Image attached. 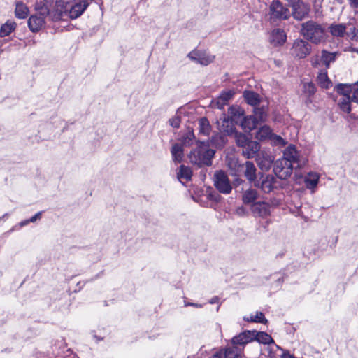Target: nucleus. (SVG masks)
I'll return each mask as SVG.
<instances>
[{
  "instance_id": "nucleus-1",
  "label": "nucleus",
  "mask_w": 358,
  "mask_h": 358,
  "mask_svg": "<svg viewBox=\"0 0 358 358\" xmlns=\"http://www.w3.org/2000/svg\"><path fill=\"white\" fill-rule=\"evenodd\" d=\"M306 164V159L297 150L294 145H289L283 152L282 159L274 164L273 171L275 176L282 180L289 177L294 169H300Z\"/></svg>"
},
{
  "instance_id": "nucleus-2",
  "label": "nucleus",
  "mask_w": 358,
  "mask_h": 358,
  "mask_svg": "<svg viewBox=\"0 0 358 358\" xmlns=\"http://www.w3.org/2000/svg\"><path fill=\"white\" fill-rule=\"evenodd\" d=\"M215 153V151L210 148V145H206V142L197 141L196 148L190 152L188 157L192 164L199 167L208 166L212 164V159Z\"/></svg>"
},
{
  "instance_id": "nucleus-3",
  "label": "nucleus",
  "mask_w": 358,
  "mask_h": 358,
  "mask_svg": "<svg viewBox=\"0 0 358 358\" xmlns=\"http://www.w3.org/2000/svg\"><path fill=\"white\" fill-rule=\"evenodd\" d=\"M301 35L308 41L315 44H319L325 41V27L313 20H309L301 24Z\"/></svg>"
},
{
  "instance_id": "nucleus-4",
  "label": "nucleus",
  "mask_w": 358,
  "mask_h": 358,
  "mask_svg": "<svg viewBox=\"0 0 358 358\" xmlns=\"http://www.w3.org/2000/svg\"><path fill=\"white\" fill-rule=\"evenodd\" d=\"M268 16L271 21L285 20L290 16L289 10L278 0H273L268 8Z\"/></svg>"
},
{
  "instance_id": "nucleus-5",
  "label": "nucleus",
  "mask_w": 358,
  "mask_h": 358,
  "mask_svg": "<svg viewBox=\"0 0 358 358\" xmlns=\"http://www.w3.org/2000/svg\"><path fill=\"white\" fill-rule=\"evenodd\" d=\"M213 182L215 188L219 192L229 194L232 190V186L227 174L223 171H217L213 176Z\"/></svg>"
},
{
  "instance_id": "nucleus-6",
  "label": "nucleus",
  "mask_w": 358,
  "mask_h": 358,
  "mask_svg": "<svg viewBox=\"0 0 358 358\" xmlns=\"http://www.w3.org/2000/svg\"><path fill=\"white\" fill-rule=\"evenodd\" d=\"M43 1L41 0L40 2L36 3L35 8L38 14L31 15L28 20V26L33 32L38 31L44 24Z\"/></svg>"
},
{
  "instance_id": "nucleus-7",
  "label": "nucleus",
  "mask_w": 358,
  "mask_h": 358,
  "mask_svg": "<svg viewBox=\"0 0 358 358\" xmlns=\"http://www.w3.org/2000/svg\"><path fill=\"white\" fill-rule=\"evenodd\" d=\"M335 89L336 92L342 95L338 100V105L341 110L346 113L351 111L350 102H352L348 95L350 92V87L347 84H338Z\"/></svg>"
},
{
  "instance_id": "nucleus-8",
  "label": "nucleus",
  "mask_w": 358,
  "mask_h": 358,
  "mask_svg": "<svg viewBox=\"0 0 358 358\" xmlns=\"http://www.w3.org/2000/svg\"><path fill=\"white\" fill-rule=\"evenodd\" d=\"M311 45L303 39L295 40L290 50L292 55L299 59L307 57L311 52Z\"/></svg>"
},
{
  "instance_id": "nucleus-9",
  "label": "nucleus",
  "mask_w": 358,
  "mask_h": 358,
  "mask_svg": "<svg viewBox=\"0 0 358 358\" xmlns=\"http://www.w3.org/2000/svg\"><path fill=\"white\" fill-rule=\"evenodd\" d=\"M88 6L89 3L87 1L81 0L69 8L66 7L64 12L61 13L60 17L68 16L71 19H76L83 14Z\"/></svg>"
},
{
  "instance_id": "nucleus-10",
  "label": "nucleus",
  "mask_w": 358,
  "mask_h": 358,
  "mask_svg": "<svg viewBox=\"0 0 358 358\" xmlns=\"http://www.w3.org/2000/svg\"><path fill=\"white\" fill-rule=\"evenodd\" d=\"M235 124L225 114L217 120V127L220 133L227 136L232 135L236 132Z\"/></svg>"
},
{
  "instance_id": "nucleus-11",
  "label": "nucleus",
  "mask_w": 358,
  "mask_h": 358,
  "mask_svg": "<svg viewBox=\"0 0 358 358\" xmlns=\"http://www.w3.org/2000/svg\"><path fill=\"white\" fill-rule=\"evenodd\" d=\"M277 180L273 175L262 176L260 182H255L264 193H270L276 187Z\"/></svg>"
},
{
  "instance_id": "nucleus-12",
  "label": "nucleus",
  "mask_w": 358,
  "mask_h": 358,
  "mask_svg": "<svg viewBox=\"0 0 358 358\" xmlns=\"http://www.w3.org/2000/svg\"><path fill=\"white\" fill-rule=\"evenodd\" d=\"M255 331H245L231 339V345L234 346H244L245 344L252 341L255 339Z\"/></svg>"
},
{
  "instance_id": "nucleus-13",
  "label": "nucleus",
  "mask_w": 358,
  "mask_h": 358,
  "mask_svg": "<svg viewBox=\"0 0 358 358\" xmlns=\"http://www.w3.org/2000/svg\"><path fill=\"white\" fill-rule=\"evenodd\" d=\"M188 57L201 65L206 66L213 62L215 57L197 51H192L188 54Z\"/></svg>"
},
{
  "instance_id": "nucleus-14",
  "label": "nucleus",
  "mask_w": 358,
  "mask_h": 358,
  "mask_svg": "<svg viewBox=\"0 0 358 358\" xmlns=\"http://www.w3.org/2000/svg\"><path fill=\"white\" fill-rule=\"evenodd\" d=\"M270 205L265 202L254 203L251 206V211L255 216L266 217L270 214Z\"/></svg>"
},
{
  "instance_id": "nucleus-15",
  "label": "nucleus",
  "mask_w": 358,
  "mask_h": 358,
  "mask_svg": "<svg viewBox=\"0 0 358 358\" xmlns=\"http://www.w3.org/2000/svg\"><path fill=\"white\" fill-rule=\"evenodd\" d=\"M292 8V15L298 20H302L305 18L309 13L308 6L302 1L297 3L296 6H291Z\"/></svg>"
},
{
  "instance_id": "nucleus-16",
  "label": "nucleus",
  "mask_w": 358,
  "mask_h": 358,
  "mask_svg": "<svg viewBox=\"0 0 358 358\" xmlns=\"http://www.w3.org/2000/svg\"><path fill=\"white\" fill-rule=\"evenodd\" d=\"M240 166L242 169H243V174L247 180L250 182H256L255 180L257 178V169L255 164L250 161H247L245 164Z\"/></svg>"
},
{
  "instance_id": "nucleus-17",
  "label": "nucleus",
  "mask_w": 358,
  "mask_h": 358,
  "mask_svg": "<svg viewBox=\"0 0 358 358\" xmlns=\"http://www.w3.org/2000/svg\"><path fill=\"white\" fill-rule=\"evenodd\" d=\"M328 30L334 38H343L347 34L346 24L343 23H333L329 25Z\"/></svg>"
},
{
  "instance_id": "nucleus-18",
  "label": "nucleus",
  "mask_w": 358,
  "mask_h": 358,
  "mask_svg": "<svg viewBox=\"0 0 358 358\" xmlns=\"http://www.w3.org/2000/svg\"><path fill=\"white\" fill-rule=\"evenodd\" d=\"M244 115V110L239 106H232L228 110V116L235 124L241 122Z\"/></svg>"
},
{
  "instance_id": "nucleus-19",
  "label": "nucleus",
  "mask_w": 358,
  "mask_h": 358,
  "mask_svg": "<svg viewBox=\"0 0 358 358\" xmlns=\"http://www.w3.org/2000/svg\"><path fill=\"white\" fill-rule=\"evenodd\" d=\"M226 136V134L220 132L216 133L212 136L210 141L206 143V145H210V147H215L217 149L222 148L227 143Z\"/></svg>"
},
{
  "instance_id": "nucleus-20",
  "label": "nucleus",
  "mask_w": 358,
  "mask_h": 358,
  "mask_svg": "<svg viewBox=\"0 0 358 358\" xmlns=\"http://www.w3.org/2000/svg\"><path fill=\"white\" fill-rule=\"evenodd\" d=\"M260 149L259 143L250 141L246 146L242 150L243 155L248 159L253 158Z\"/></svg>"
},
{
  "instance_id": "nucleus-21",
  "label": "nucleus",
  "mask_w": 358,
  "mask_h": 358,
  "mask_svg": "<svg viewBox=\"0 0 358 358\" xmlns=\"http://www.w3.org/2000/svg\"><path fill=\"white\" fill-rule=\"evenodd\" d=\"M259 122L252 116L243 117L241 122V126L245 132H249L254 129Z\"/></svg>"
},
{
  "instance_id": "nucleus-22",
  "label": "nucleus",
  "mask_w": 358,
  "mask_h": 358,
  "mask_svg": "<svg viewBox=\"0 0 358 358\" xmlns=\"http://www.w3.org/2000/svg\"><path fill=\"white\" fill-rule=\"evenodd\" d=\"M287 36L285 31L280 29H275L271 32V41L275 45L283 44Z\"/></svg>"
},
{
  "instance_id": "nucleus-23",
  "label": "nucleus",
  "mask_w": 358,
  "mask_h": 358,
  "mask_svg": "<svg viewBox=\"0 0 358 358\" xmlns=\"http://www.w3.org/2000/svg\"><path fill=\"white\" fill-rule=\"evenodd\" d=\"M340 53L338 52H330L327 50H322L321 52V62L325 65L326 68L328 69L330 64L335 62L336 57Z\"/></svg>"
},
{
  "instance_id": "nucleus-24",
  "label": "nucleus",
  "mask_w": 358,
  "mask_h": 358,
  "mask_svg": "<svg viewBox=\"0 0 358 358\" xmlns=\"http://www.w3.org/2000/svg\"><path fill=\"white\" fill-rule=\"evenodd\" d=\"M243 96L245 100V101L255 107L257 106H259L260 103L259 96L258 94L251 92V91H245L243 93Z\"/></svg>"
},
{
  "instance_id": "nucleus-25",
  "label": "nucleus",
  "mask_w": 358,
  "mask_h": 358,
  "mask_svg": "<svg viewBox=\"0 0 358 358\" xmlns=\"http://www.w3.org/2000/svg\"><path fill=\"white\" fill-rule=\"evenodd\" d=\"M234 94V92L231 90H227L222 92L217 101V107L220 109L227 104V102L231 99Z\"/></svg>"
},
{
  "instance_id": "nucleus-26",
  "label": "nucleus",
  "mask_w": 358,
  "mask_h": 358,
  "mask_svg": "<svg viewBox=\"0 0 358 358\" xmlns=\"http://www.w3.org/2000/svg\"><path fill=\"white\" fill-rule=\"evenodd\" d=\"M272 130L271 129L267 126L264 125L259 128V129L257 131L255 138L259 141H264L266 139H271V137L272 136Z\"/></svg>"
},
{
  "instance_id": "nucleus-27",
  "label": "nucleus",
  "mask_w": 358,
  "mask_h": 358,
  "mask_svg": "<svg viewBox=\"0 0 358 358\" xmlns=\"http://www.w3.org/2000/svg\"><path fill=\"white\" fill-rule=\"evenodd\" d=\"M254 115L253 117L259 122H264L266 119L267 115V107L262 105V106L254 107Z\"/></svg>"
},
{
  "instance_id": "nucleus-28",
  "label": "nucleus",
  "mask_w": 358,
  "mask_h": 358,
  "mask_svg": "<svg viewBox=\"0 0 358 358\" xmlns=\"http://www.w3.org/2000/svg\"><path fill=\"white\" fill-rule=\"evenodd\" d=\"M211 125L206 117H201L199 120V134L208 136L211 131Z\"/></svg>"
},
{
  "instance_id": "nucleus-29",
  "label": "nucleus",
  "mask_w": 358,
  "mask_h": 358,
  "mask_svg": "<svg viewBox=\"0 0 358 358\" xmlns=\"http://www.w3.org/2000/svg\"><path fill=\"white\" fill-rule=\"evenodd\" d=\"M192 176V171L190 168L181 165L179 169V171L177 173L178 180L182 182V180L188 181L191 179Z\"/></svg>"
},
{
  "instance_id": "nucleus-30",
  "label": "nucleus",
  "mask_w": 358,
  "mask_h": 358,
  "mask_svg": "<svg viewBox=\"0 0 358 358\" xmlns=\"http://www.w3.org/2000/svg\"><path fill=\"white\" fill-rule=\"evenodd\" d=\"M241 348L238 346H227L224 350V358H241Z\"/></svg>"
},
{
  "instance_id": "nucleus-31",
  "label": "nucleus",
  "mask_w": 358,
  "mask_h": 358,
  "mask_svg": "<svg viewBox=\"0 0 358 358\" xmlns=\"http://www.w3.org/2000/svg\"><path fill=\"white\" fill-rule=\"evenodd\" d=\"M15 13L17 17L24 19L28 15L29 9L22 2H16Z\"/></svg>"
},
{
  "instance_id": "nucleus-32",
  "label": "nucleus",
  "mask_w": 358,
  "mask_h": 358,
  "mask_svg": "<svg viewBox=\"0 0 358 358\" xmlns=\"http://www.w3.org/2000/svg\"><path fill=\"white\" fill-rule=\"evenodd\" d=\"M257 195L255 189H248L243 194V202L245 204L253 203L257 199Z\"/></svg>"
},
{
  "instance_id": "nucleus-33",
  "label": "nucleus",
  "mask_w": 358,
  "mask_h": 358,
  "mask_svg": "<svg viewBox=\"0 0 358 358\" xmlns=\"http://www.w3.org/2000/svg\"><path fill=\"white\" fill-rule=\"evenodd\" d=\"M16 27V24L13 21H8L3 24L0 29V36L5 37L8 36Z\"/></svg>"
},
{
  "instance_id": "nucleus-34",
  "label": "nucleus",
  "mask_w": 358,
  "mask_h": 358,
  "mask_svg": "<svg viewBox=\"0 0 358 358\" xmlns=\"http://www.w3.org/2000/svg\"><path fill=\"white\" fill-rule=\"evenodd\" d=\"M319 180V176L316 173H309L305 179L306 187L309 189L315 188Z\"/></svg>"
},
{
  "instance_id": "nucleus-35",
  "label": "nucleus",
  "mask_w": 358,
  "mask_h": 358,
  "mask_svg": "<svg viewBox=\"0 0 358 358\" xmlns=\"http://www.w3.org/2000/svg\"><path fill=\"white\" fill-rule=\"evenodd\" d=\"M171 154L174 161L180 162L182 159L183 148L180 144H175L171 148Z\"/></svg>"
},
{
  "instance_id": "nucleus-36",
  "label": "nucleus",
  "mask_w": 358,
  "mask_h": 358,
  "mask_svg": "<svg viewBox=\"0 0 358 358\" xmlns=\"http://www.w3.org/2000/svg\"><path fill=\"white\" fill-rule=\"evenodd\" d=\"M243 319L247 322H259L262 324H266L267 322V320L262 312H256L255 315H251L250 317H244Z\"/></svg>"
},
{
  "instance_id": "nucleus-37",
  "label": "nucleus",
  "mask_w": 358,
  "mask_h": 358,
  "mask_svg": "<svg viewBox=\"0 0 358 358\" xmlns=\"http://www.w3.org/2000/svg\"><path fill=\"white\" fill-rule=\"evenodd\" d=\"M317 81L320 86L323 88L328 89L331 86V82L329 80L327 73L320 72L317 76Z\"/></svg>"
},
{
  "instance_id": "nucleus-38",
  "label": "nucleus",
  "mask_w": 358,
  "mask_h": 358,
  "mask_svg": "<svg viewBox=\"0 0 358 358\" xmlns=\"http://www.w3.org/2000/svg\"><path fill=\"white\" fill-rule=\"evenodd\" d=\"M255 339L264 344H268L274 342L271 336L265 332L255 331Z\"/></svg>"
},
{
  "instance_id": "nucleus-39",
  "label": "nucleus",
  "mask_w": 358,
  "mask_h": 358,
  "mask_svg": "<svg viewBox=\"0 0 358 358\" xmlns=\"http://www.w3.org/2000/svg\"><path fill=\"white\" fill-rule=\"evenodd\" d=\"M350 92L348 95L350 98L352 102L358 103V83H355L352 85H349Z\"/></svg>"
},
{
  "instance_id": "nucleus-40",
  "label": "nucleus",
  "mask_w": 358,
  "mask_h": 358,
  "mask_svg": "<svg viewBox=\"0 0 358 358\" xmlns=\"http://www.w3.org/2000/svg\"><path fill=\"white\" fill-rule=\"evenodd\" d=\"M236 141L237 145L243 149L250 140L244 134H236Z\"/></svg>"
},
{
  "instance_id": "nucleus-41",
  "label": "nucleus",
  "mask_w": 358,
  "mask_h": 358,
  "mask_svg": "<svg viewBox=\"0 0 358 358\" xmlns=\"http://www.w3.org/2000/svg\"><path fill=\"white\" fill-rule=\"evenodd\" d=\"M43 213L38 212L32 216L30 219L23 220L18 224L19 227L27 225L30 222H35L36 220L41 219Z\"/></svg>"
},
{
  "instance_id": "nucleus-42",
  "label": "nucleus",
  "mask_w": 358,
  "mask_h": 358,
  "mask_svg": "<svg viewBox=\"0 0 358 358\" xmlns=\"http://www.w3.org/2000/svg\"><path fill=\"white\" fill-rule=\"evenodd\" d=\"M195 136L193 131H189L185 135L182 137V143L185 145H190L193 143V140L194 139Z\"/></svg>"
},
{
  "instance_id": "nucleus-43",
  "label": "nucleus",
  "mask_w": 358,
  "mask_h": 358,
  "mask_svg": "<svg viewBox=\"0 0 358 358\" xmlns=\"http://www.w3.org/2000/svg\"><path fill=\"white\" fill-rule=\"evenodd\" d=\"M303 92L309 96L313 95L315 92V85L312 83H306L303 84Z\"/></svg>"
},
{
  "instance_id": "nucleus-44",
  "label": "nucleus",
  "mask_w": 358,
  "mask_h": 358,
  "mask_svg": "<svg viewBox=\"0 0 358 358\" xmlns=\"http://www.w3.org/2000/svg\"><path fill=\"white\" fill-rule=\"evenodd\" d=\"M273 159L271 157H266L264 162L259 161V159H258L259 166L260 167L261 169H268L270 168L273 162Z\"/></svg>"
},
{
  "instance_id": "nucleus-45",
  "label": "nucleus",
  "mask_w": 358,
  "mask_h": 358,
  "mask_svg": "<svg viewBox=\"0 0 358 358\" xmlns=\"http://www.w3.org/2000/svg\"><path fill=\"white\" fill-rule=\"evenodd\" d=\"M270 140L275 145H285L286 144V141L281 136L273 133L272 134Z\"/></svg>"
},
{
  "instance_id": "nucleus-46",
  "label": "nucleus",
  "mask_w": 358,
  "mask_h": 358,
  "mask_svg": "<svg viewBox=\"0 0 358 358\" xmlns=\"http://www.w3.org/2000/svg\"><path fill=\"white\" fill-rule=\"evenodd\" d=\"M180 117L178 115H176L169 120V124L171 127L174 128H178L180 124Z\"/></svg>"
},
{
  "instance_id": "nucleus-47",
  "label": "nucleus",
  "mask_w": 358,
  "mask_h": 358,
  "mask_svg": "<svg viewBox=\"0 0 358 358\" xmlns=\"http://www.w3.org/2000/svg\"><path fill=\"white\" fill-rule=\"evenodd\" d=\"M350 5L358 13V0H349Z\"/></svg>"
},
{
  "instance_id": "nucleus-48",
  "label": "nucleus",
  "mask_w": 358,
  "mask_h": 358,
  "mask_svg": "<svg viewBox=\"0 0 358 358\" xmlns=\"http://www.w3.org/2000/svg\"><path fill=\"white\" fill-rule=\"evenodd\" d=\"M184 305H185V306H193V307L198 308H202V306H203L201 304H199V303H189V302H185V301Z\"/></svg>"
},
{
  "instance_id": "nucleus-49",
  "label": "nucleus",
  "mask_w": 358,
  "mask_h": 358,
  "mask_svg": "<svg viewBox=\"0 0 358 358\" xmlns=\"http://www.w3.org/2000/svg\"><path fill=\"white\" fill-rule=\"evenodd\" d=\"M280 358H295L293 355H291L288 351H285L281 355Z\"/></svg>"
},
{
  "instance_id": "nucleus-50",
  "label": "nucleus",
  "mask_w": 358,
  "mask_h": 358,
  "mask_svg": "<svg viewBox=\"0 0 358 358\" xmlns=\"http://www.w3.org/2000/svg\"><path fill=\"white\" fill-rule=\"evenodd\" d=\"M290 6H296L297 5V3L301 1V0H285Z\"/></svg>"
},
{
  "instance_id": "nucleus-51",
  "label": "nucleus",
  "mask_w": 358,
  "mask_h": 358,
  "mask_svg": "<svg viewBox=\"0 0 358 358\" xmlns=\"http://www.w3.org/2000/svg\"><path fill=\"white\" fill-rule=\"evenodd\" d=\"M222 352L221 351L215 352L212 357L210 358H222Z\"/></svg>"
},
{
  "instance_id": "nucleus-52",
  "label": "nucleus",
  "mask_w": 358,
  "mask_h": 358,
  "mask_svg": "<svg viewBox=\"0 0 358 358\" xmlns=\"http://www.w3.org/2000/svg\"><path fill=\"white\" fill-rule=\"evenodd\" d=\"M218 301H219V298L217 296H214L209 301L210 303H211V304L217 303H218Z\"/></svg>"
},
{
  "instance_id": "nucleus-53",
  "label": "nucleus",
  "mask_w": 358,
  "mask_h": 358,
  "mask_svg": "<svg viewBox=\"0 0 358 358\" xmlns=\"http://www.w3.org/2000/svg\"><path fill=\"white\" fill-rule=\"evenodd\" d=\"M311 63H312V65H313V66H317V64H319V63H318V61H317V57H316V58H315V59H314V58H312V59H311Z\"/></svg>"
},
{
  "instance_id": "nucleus-54",
  "label": "nucleus",
  "mask_w": 358,
  "mask_h": 358,
  "mask_svg": "<svg viewBox=\"0 0 358 358\" xmlns=\"http://www.w3.org/2000/svg\"><path fill=\"white\" fill-rule=\"evenodd\" d=\"M357 31V30H356V29L354 27V28H353V34H354V36H356V34H357L355 33V31Z\"/></svg>"
},
{
  "instance_id": "nucleus-55",
  "label": "nucleus",
  "mask_w": 358,
  "mask_h": 358,
  "mask_svg": "<svg viewBox=\"0 0 358 358\" xmlns=\"http://www.w3.org/2000/svg\"><path fill=\"white\" fill-rule=\"evenodd\" d=\"M357 52H358V50H356Z\"/></svg>"
}]
</instances>
